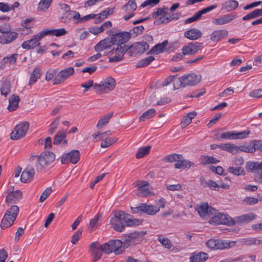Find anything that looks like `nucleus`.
Here are the masks:
<instances>
[{"label":"nucleus","mask_w":262,"mask_h":262,"mask_svg":"<svg viewBox=\"0 0 262 262\" xmlns=\"http://www.w3.org/2000/svg\"><path fill=\"white\" fill-rule=\"evenodd\" d=\"M55 154L51 151H45L39 156L33 155L29 158L31 163H35L36 169L41 171L49 167L54 161Z\"/></svg>","instance_id":"obj_1"},{"label":"nucleus","mask_w":262,"mask_h":262,"mask_svg":"<svg viewBox=\"0 0 262 262\" xmlns=\"http://www.w3.org/2000/svg\"><path fill=\"white\" fill-rule=\"evenodd\" d=\"M126 213L123 211L116 212L111 219V224L113 228L116 231L122 232L125 229L124 219Z\"/></svg>","instance_id":"obj_2"},{"label":"nucleus","mask_w":262,"mask_h":262,"mask_svg":"<svg viewBox=\"0 0 262 262\" xmlns=\"http://www.w3.org/2000/svg\"><path fill=\"white\" fill-rule=\"evenodd\" d=\"M123 243L119 239L110 240L103 244L104 246V253L110 254L114 252L116 255L122 253L124 250L122 249Z\"/></svg>","instance_id":"obj_3"},{"label":"nucleus","mask_w":262,"mask_h":262,"mask_svg":"<svg viewBox=\"0 0 262 262\" xmlns=\"http://www.w3.org/2000/svg\"><path fill=\"white\" fill-rule=\"evenodd\" d=\"M16 219V206H12L5 213L1 222V227L6 229L11 226Z\"/></svg>","instance_id":"obj_4"},{"label":"nucleus","mask_w":262,"mask_h":262,"mask_svg":"<svg viewBox=\"0 0 262 262\" xmlns=\"http://www.w3.org/2000/svg\"><path fill=\"white\" fill-rule=\"evenodd\" d=\"M256 217V215L252 212L246 213L230 219V226H240L250 223Z\"/></svg>","instance_id":"obj_5"},{"label":"nucleus","mask_w":262,"mask_h":262,"mask_svg":"<svg viewBox=\"0 0 262 262\" xmlns=\"http://www.w3.org/2000/svg\"><path fill=\"white\" fill-rule=\"evenodd\" d=\"M129 49V47L127 45H123V46H117L116 49H112L108 53L110 55H114L112 57H109V61L110 62H115L121 60L123 59L124 53Z\"/></svg>","instance_id":"obj_6"},{"label":"nucleus","mask_w":262,"mask_h":262,"mask_svg":"<svg viewBox=\"0 0 262 262\" xmlns=\"http://www.w3.org/2000/svg\"><path fill=\"white\" fill-rule=\"evenodd\" d=\"M201 79V75H198L194 73L184 75L179 78L178 80L181 83L182 87L187 85L193 86L198 83Z\"/></svg>","instance_id":"obj_7"},{"label":"nucleus","mask_w":262,"mask_h":262,"mask_svg":"<svg viewBox=\"0 0 262 262\" xmlns=\"http://www.w3.org/2000/svg\"><path fill=\"white\" fill-rule=\"evenodd\" d=\"M195 209L201 217H210L213 215L216 211L214 208L205 203H201L197 205Z\"/></svg>","instance_id":"obj_8"},{"label":"nucleus","mask_w":262,"mask_h":262,"mask_svg":"<svg viewBox=\"0 0 262 262\" xmlns=\"http://www.w3.org/2000/svg\"><path fill=\"white\" fill-rule=\"evenodd\" d=\"M140 236V233L138 232H134L126 234L124 237L123 242H122L124 249L128 248L130 245L139 243Z\"/></svg>","instance_id":"obj_9"},{"label":"nucleus","mask_w":262,"mask_h":262,"mask_svg":"<svg viewBox=\"0 0 262 262\" xmlns=\"http://www.w3.org/2000/svg\"><path fill=\"white\" fill-rule=\"evenodd\" d=\"M90 251L93 256V261L96 262L101 258L102 253H104V246L98 242H93L90 246Z\"/></svg>","instance_id":"obj_10"},{"label":"nucleus","mask_w":262,"mask_h":262,"mask_svg":"<svg viewBox=\"0 0 262 262\" xmlns=\"http://www.w3.org/2000/svg\"><path fill=\"white\" fill-rule=\"evenodd\" d=\"M74 73L73 67L66 68L60 71L53 80V84L64 82L71 75Z\"/></svg>","instance_id":"obj_11"},{"label":"nucleus","mask_w":262,"mask_h":262,"mask_svg":"<svg viewBox=\"0 0 262 262\" xmlns=\"http://www.w3.org/2000/svg\"><path fill=\"white\" fill-rule=\"evenodd\" d=\"M213 216H211L209 223L212 225L224 224L228 226L230 225L231 217L228 215H226L221 213L216 214V212L213 214Z\"/></svg>","instance_id":"obj_12"},{"label":"nucleus","mask_w":262,"mask_h":262,"mask_svg":"<svg viewBox=\"0 0 262 262\" xmlns=\"http://www.w3.org/2000/svg\"><path fill=\"white\" fill-rule=\"evenodd\" d=\"M111 37L114 45L123 46L126 45L125 43L130 38L131 33L128 32H123L113 35Z\"/></svg>","instance_id":"obj_13"},{"label":"nucleus","mask_w":262,"mask_h":262,"mask_svg":"<svg viewBox=\"0 0 262 262\" xmlns=\"http://www.w3.org/2000/svg\"><path fill=\"white\" fill-rule=\"evenodd\" d=\"M131 55L135 56L138 54H143L148 50L149 46L146 42H137L129 47Z\"/></svg>","instance_id":"obj_14"},{"label":"nucleus","mask_w":262,"mask_h":262,"mask_svg":"<svg viewBox=\"0 0 262 262\" xmlns=\"http://www.w3.org/2000/svg\"><path fill=\"white\" fill-rule=\"evenodd\" d=\"M79 151L77 150H72L61 157V162L62 164H67L70 162L73 164H76L79 161Z\"/></svg>","instance_id":"obj_15"},{"label":"nucleus","mask_w":262,"mask_h":262,"mask_svg":"<svg viewBox=\"0 0 262 262\" xmlns=\"http://www.w3.org/2000/svg\"><path fill=\"white\" fill-rule=\"evenodd\" d=\"M230 243L227 241L210 239L206 243L207 247L211 249H224L230 247Z\"/></svg>","instance_id":"obj_16"},{"label":"nucleus","mask_w":262,"mask_h":262,"mask_svg":"<svg viewBox=\"0 0 262 262\" xmlns=\"http://www.w3.org/2000/svg\"><path fill=\"white\" fill-rule=\"evenodd\" d=\"M136 9L137 5L135 0H129L122 7V10L128 14L123 16V19L125 20H128L130 18L133 17L135 15L134 11H135Z\"/></svg>","instance_id":"obj_17"},{"label":"nucleus","mask_w":262,"mask_h":262,"mask_svg":"<svg viewBox=\"0 0 262 262\" xmlns=\"http://www.w3.org/2000/svg\"><path fill=\"white\" fill-rule=\"evenodd\" d=\"M34 174L35 170L34 168L32 165H28L23 171L20 180L23 183H29L32 180Z\"/></svg>","instance_id":"obj_18"},{"label":"nucleus","mask_w":262,"mask_h":262,"mask_svg":"<svg viewBox=\"0 0 262 262\" xmlns=\"http://www.w3.org/2000/svg\"><path fill=\"white\" fill-rule=\"evenodd\" d=\"M237 17L236 14L230 13L214 18L212 20V23L216 25H223L231 22Z\"/></svg>","instance_id":"obj_19"},{"label":"nucleus","mask_w":262,"mask_h":262,"mask_svg":"<svg viewBox=\"0 0 262 262\" xmlns=\"http://www.w3.org/2000/svg\"><path fill=\"white\" fill-rule=\"evenodd\" d=\"M202 47V43L199 42L189 43L183 47L182 50L183 54L192 55L195 54L200 50Z\"/></svg>","instance_id":"obj_20"},{"label":"nucleus","mask_w":262,"mask_h":262,"mask_svg":"<svg viewBox=\"0 0 262 262\" xmlns=\"http://www.w3.org/2000/svg\"><path fill=\"white\" fill-rule=\"evenodd\" d=\"M228 35V31L225 29L216 30L210 35V39L214 42H217L225 38Z\"/></svg>","instance_id":"obj_21"},{"label":"nucleus","mask_w":262,"mask_h":262,"mask_svg":"<svg viewBox=\"0 0 262 262\" xmlns=\"http://www.w3.org/2000/svg\"><path fill=\"white\" fill-rule=\"evenodd\" d=\"M66 138V131L63 130H59L54 137L53 142V144L57 145L61 143L63 145H67L68 142Z\"/></svg>","instance_id":"obj_22"},{"label":"nucleus","mask_w":262,"mask_h":262,"mask_svg":"<svg viewBox=\"0 0 262 262\" xmlns=\"http://www.w3.org/2000/svg\"><path fill=\"white\" fill-rule=\"evenodd\" d=\"M114 45L111 37H106L99 42L94 47L96 52H101Z\"/></svg>","instance_id":"obj_23"},{"label":"nucleus","mask_w":262,"mask_h":262,"mask_svg":"<svg viewBox=\"0 0 262 262\" xmlns=\"http://www.w3.org/2000/svg\"><path fill=\"white\" fill-rule=\"evenodd\" d=\"M208 258V254L203 252H193L190 257V262H205Z\"/></svg>","instance_id":"obj_24"},{"label":"nucleus","mask_w":262,"mask_h":262,"mask_svg":"<svg viewBox=\"0 0 262 262\" xmlns=\"http://www.w3.org/2000/svg\"><path fill=\"white\" fill-rule=\"evenodd\" d=\"M29 127V123L27 121L20 122L17 124V140L24 137Z\"/></svg>","instance_id":"obj_25"},{"label":"nucleus","mask_w":262,"mask_h":262,"mask_svg":"<svg viewBox=\"0 0 262 262\" xmlns=\"http://www.w3.org/2000/svg\"><path fill=\"white\" fill-rule=\"evenodd\" d=\"M141 211L148 215H154L160 211V208L152 205H147L145 203L141 204Z\"/></svg>","instance_id":"obj_26"},{"label":"nucleus","mask_w":262,"mask_h":262,"mask_svg":"<svg viewBox=\"0 0 262 262\" xmlns=\"http://www.w3.org/2000/svg\"><path fill=\"white\" fill-rule=\"evenodd\" d=\"M102 89L103 91L108 92L114 89L116 82L115 79L112 77H108L103 81H101Z\"/></svg>","instance_id":"obj_27"},{"label":"nucleus","mask_w":262,"mask_h":262,"mask_svg":"<svg viewBox=\"0 0 262 262\" xmlns=\"http://www.w3.org/2000/svg\"><path fill=\"white\" fill-rule=\"evenodd\" d=\"M40 39L34 35L33 38L30 40L24 41L21 46L24 49H33L39 45V41Z\"/></svg>","instance_id":"obj_28"},{"label":"nucleus","mask_w":262,"mask_h":262,"mask_svg":"<svg viewBox=\"0 0 262 262\" xmlns=\"http://www.w3.org/2000/svg\"><path fill=\"white\" fill-rule=\"evenodd\" d=\"M202 35L201 32L198 29L191 28L184 33V36L190 40H195Z\"/></svg>","instance_id":"obj_29"},{"label":"nucleus","mask_w":262,"mask_h":262,"mask_svg":"<svg viewBox=\"0 0 262 262\" xmlns=\"http://www.w3.org/2000/svg\"><path fill=\"white\" fill-rule=\"evenodd\" d=\"M168 43V40H165L162 42L156 45L153 48L151 49L148 53L158 54L162 53L164 51Z\"/></svg>","instance_id":"obj_30"},{"label":"nucleus","mask_w":262,"mask_h":262,"mask_svg":"<svg viewBox=\"0 0 262 262\" xmlns=\"http://www.w3.org/2000/svg\"><path fill=\"white\" fill-rule=\"evenodd\" d=\"M102 217V215L101 214L98 213L90 220L88 226V228L91 232H92L97 228L100 224V222Z\"/></svg>","instance_id":"obj_31"},{"label":"nucleus","mask_w":262,"mask_h":262,"mask_svg":"<svg viewBox=\"0 0 262 262\" xmlns=\"http://www.w3.org/2000/svg\"><path fill=\"white\" fill-rule=\"evenodd\" d=\"M238 6V3L234 0H228L222 4V10H225L229 12L236 9Z\"/></svg>","instance_id":"obj_32"},{"label":"nucleus","mask_w":262,"mask_h":262,"mask_svg":"<svg viewBox=\"0 0 262 262\" xmlns=\"http://www.w3.org/2000/svg\"><path fill=\"white\" fill-rule=\"evenodd\" d=\"M247 167L248 168V171L260 172L262 170V161L248 162L247 163Z\"/></svg>","instance_id":"obj_33"},{"label":"nucleus","mask_w":262,"mask_h":262,"mask_svg":"<svg viewBox=\"0 0 262 262\" xmlns=\"http://www.w3.org/2000/svg\"><path fill=\"white\" fill-rule=\"evenodd\" d=\"M16 37V33L7 32L5 35L0 37V43L2 44L9 43L15 39Z\"/></svg>","instance_id":"obj_34"},{"label":"nucleus","mask_w":262,"mask_h":262,"mask_svg":"<svg viewBox=\"0 0 262 262\" xmlns=\"http://www.w3.org/2000/svg\"><path fill=\"white\" fill-rule=\"evenodd\" d=\"M196 115L197 113L195 111H193L189 113L186 116L183 117L181 123L182 127L183 128L189 125L191 122L192 119L194 118Z\"/></svg>","instance_id":"obj_35"},{"label":"nucleus","mask_w":262,"mask_h":262,"mask_svg":"<svg viewBox=\"0 0 262 262\" xmlns=\"http://www.w3.org/2000/svg\"><path fill=\"white\" fill-rule=\"evenodd\" d=\"M113 112H110L102 116L98 121L96 125L97 128H101L104 125H106L110 119L113 116Z\"/></svg>","instance_id":"obj_36"},{"label":"nucleus","mask_w":262,"mask_h":262,"mask_svg":"<svg viewBox=\"0 0 262 262\" xmlns=\"http://www.w3.org/2000/svg\"><path fill=\"white\" fill-rule=\"evenodd\" d=\"M41 75V73L40 69L39 68H35L30 76L29 82V85H31L35 83L37 80L40 77Z\"/></svg>","instance_id":"obj_37"},{"label":"nucleus","mask_w":262,"mask_h":262,"mask_svg":"<svg viewBox=\"0 0 262 262\" xmlns=\"http://www.w3.org/2000/svg\"><path fill=\"white\" fill-rule=\"evenodd\" d=\"M127 215H125V219H124L125 226H138L142 223V220L139 219H130L129 217L130 215L127 213H126Z\"/></svg>","instance_id":"obj_38"},{"label":"nucleus","mask_w":262,"mask_h":262,"mask_svg":"<svg viewBox=\"0 0 262 262\" xmlns=\"http://www.w3.org/2000/svg\"><path fill=\"white\" fill-rule=\"evenodd\" d=\"M80 16L78 12L74 11H70L69 12H67V13H64L62 18L65 19L64 20H63L64 22H66L67 20H71L72 19L77 20L80 18Z\"/></svg>","instance_id":"obj_39"},{"label":"nucleus","mask_w":262,"mask_h":262,"mask_svg":"<svg viewBox=\"0 0 262 262\" xmlns=\"http://www.w3.org/2000/svg\"><path fill=\"white\" fill-rule=\"evenodd\" d=\"M193 163L186 160L179 159L174 165L176 168H186L190 167Z\"/></svg>","instance_id":"obj_40"},{"label":"nucleus","mask_w":262,"mask_h":262,"mask_svg":"<svg viewBox=\"0 0 262 262\" xmlns=\"http://www.w3.org/2000/svg\"><path fill=\"white\" fill-rule=\"evenodd\" d=\"M201 182L204 187L207 185L212 190H219L220 188V185L217 184L214 181L211 180L206 181L204 178H201Z\"/></svg>","instance_id":"obj_41"},{"label":"nucleus","mask_w":262,"mask_h":262,"mask_svg":"<svg viewBox=\"0 0 262 262\" xmlns=\"http://www.w3.org/2000/svg\"><path fill=\"white\" fill-rule=\"evenodd\" d=\"M136 185L138 187V189L143 192L144 195H146L149 192L148 188V183L146 181H137Z\"/></svg>","instance_id":"obj_42"},{"label":"nucleus","mask_w":262,"mask_h":262,"mask_svg":"<svg viewBox=\"0 0 262 262\" xmlns=\"http://www.w3.org/2000/svg\"><path fill=\"white\" fill-rule=\"evenodd\" d=\"M221 149L227 151L232 154H236L238 151L237 146L230 143L222 144Z\"/></svg>","instance_id":"obj_43"},{"label":"nucleus","mask_w":262,"mask_h":262,"mask_svg":"<svg viewBox=\"0 0 262 262\" xmlns=\"http://www.w3.org/2000/svg\"><path fill=\"white\" fill-rule=\"evenodd\" d=\"M242 243L246 245H258L262 244V239H257L255 237H248L243 238Z\"/></svg>","instance_id":"obj_44"},{"label":"nucleus","mask_w":262,"mask_h":262,"mask_svg":"<svg viewBox=\"0 0 262 262\" xmlns=\"http://www.w3.org/2000/svg\"><path fill=\"white\" fill-rule=\"evenodd\" d=\"M155 60V57L152 56L146 57L141 59L136 64V68H139L144 67L149 64L152 61Z\"/></svg>","instance_id":"obj_45"},{"label":"nucleus","mask_w":262,"mask_h":262,"mask_svg":"<svg viewBox=\"0 0 262 262\" xmlns=\"http://www.w3.org/2000/svg\"><path fill=\"white\" fill-rule=\"evenodd\" d=\"M178 17H176L174 16V15L173 14L169 16H162L159 17V18L157 19L155 21L154 24L156 25H160L163 23H167L169 22L171 20H172L173 19H178Z\"/></svg>","instance_id":"obj_46"},{"label":"nucleus","mask_w":262,"mask_h":262,"mask_svg":"<svg viewBox=\"0 0 262 262\" xmlns=\"http://www.w3.org/2000/svg\"><path fill=\"white\" fill-rule=\"evenodd\" d=\"M156 114V110L154 108H150L144 112L139 117V121H143L146 119L151 118L154 117Z\"/></svg>","instance_id":"obj_47"},{"label":"nucleus","mask_w":262,"mask_h":262,"mask_svg":"<svg viewBox=\"0 0 262 262\" xmlns=\"http://www.w3.org/2000/svg\"><path fill=\"white\" fill-rule=\"evenodd\" d=\"M228 171L235 176H244L245 174L244 169L242 167L230 166L228 169Z\"/></svg>","instance_id":"obj_48"},{"label":"nucleus","mask_w":262,"mask_h":262,"mask_svg":"<svg viewBox=\"0 0 262 262\" xmlns=\"http://www.w3.org/2000/svg\"><path fill=\"white\" fill-rule=\"evenodd\" d=\"M183 157L182 155L173 154L171 155H167L164 157L163 159L164 161L167 162L172 163L173 162H177L179 159H182Z\"/></svg>","instance_id":"obj_49"},{"label":"nucleus","mask_w":262,"mask_h":262,"mask_svg":"<svg viewBox=\"0 0 262 262\" xmlns=\"http://www.w3.org/2000/svg\"><path fill=\"white\" fill-rule=\"evenodd\" d=\"M220 161L215 158L208 156H203L201 157V162L204 165L214 164L219 162Z\"/></svg>","instance_id":"obj_50"},{"label":"nucleus","mask_w":262,"mask_h":262,"mask_svg":"<svg viewBox=\"0 0 262 262\" xmlns=\"http://www.w3.org/2000/svg\"><path fill=\"white\" fill-rule=\"evenodd\" d=\"M151 148L150 146H146L140 148L136 155L137 159H140L147 155Z\"/></svg>","instance_id":"obj_51"},{"label":"nucleus","mask_w":262,"mask_h":262,"mask_svg":"<svg viewBox=\"0 0 262 262\" xmlns=\"http://www.w3.org/2000/svg\"><path fill=\"white\" fill-rule=\"evenodd\" d=\"M114 12L113 8H107L105 10L102 11L98 14H97V17H96L97 19H98V21H101V20L104 19L106 18L107 16L111 15Z\"/></svg>","instance_id":"obj_52"},{"label":"nucleus","mask_w":262,"mask_h":262,"mask_svg":"<svg viewBox=\"0 0 262 262\" xmlns=\"http://www.w3.org/2000/svg\"><path fill=\"white\" fill-rule=\"evenodd\" d=\"M157 240L165 248L170 249L172 244L171 241L167 238L159 236Z\"/></svg>","instance_id":"obj_53"},{"label":"nucleus","mask_w":262,"mask_h":262,"mask_svg":"<svg viewBox=\"0 0 262 262\" xmlns=\"http://www.w3.org/2000/svg\"><path fill=\"white\" fill-rule=\"evenodd\" d=\"M15 7H16V2L14 3L12 5L4 3H0V10L4 12L14 10Z\"/></svg>","instance_id":"obj_54"},{"label":"nucleus","mask_w":262,"mask_h":262,"mask_svg":"<svg viewBox=\"0 0 262 262\" xmlns=\"http://www.w3.org/2000/svg\"><path fill=\"white\" fill-rule=\"evenodd\" d=\"M9 105L7 107L9 111H13L16 110V95L13 94L9 100Z\"/></svg>","instance_id":"obj_55"},{"label":"nucleus","mask_w":262,"mask_h":262,"mask_svg":"<svg viewBox=\"0 0 262 262\" xmlns=\"http://www.w3.org/2000/svg\"><path fill=\"white\" fill-rule=\"evenodd\" d=\"M59 121H60V118L57 117L56 118H55L54 120V121L52 122V123L50 124V128H49V129L48 131L50 135H52L55 132L56 129L57 128Z\"/></svg>","instance_id":"obj_56"},{"label":"nucleus","mask_w":262,"mask_h":262,"mask_svg":"<svg viewBox=\"0 0 262 262\" xmlns=\"http://www.w3.org/2000/svg\"><path fill=\"white\" fill-rule=\"evenodd\" d=\"M117 141L115 138H107L105 140H102L101 147L102 148H106L115 143Z\"/></svg>","instance_id":"obj_57"},{"label":"nucleus","mask_w":262,"mask_h":262,"mask_svg":"<svg viewBox=\"0 0 262 262\" xmlns=\"http://www.w3.org/2000/svg\"><path fill=\"white\" fill-rule=\"evenodd\" d=\"M53 0H40L38 4V8L41 10H47L50 6Z\"/></svg>","instance_id":"obj_58"},{"label":"nucleus","mask_w":262,"mask_h":262,"mask_svg":"<svg viewBox=\"0 0 262 262\" xmlns=\"http://www.w3.org/2000/svg\"><path fill=\"white\" fill-rule=\"evenodd\" d=\"M34 19L33 17H29L21 21L22 26L27 29L30 30L33 27L34 24L32 23V22Z\"/></svg>","instance_id":"obj_59"},{"label":"nucleus","mask_w":262,"mask_h":262,"mask_svg":"<svg viewBox=\"0 0 262 262\" xmlns=\"http://www.w3.org/2000/svg\"><path fill=\"white\" fill-rule=\"evenodd\" d=\"M168 10L169 9L168 7H163V8H159L157 9L156 12L153 13L152 17H157L158 16L162 14L167 15Z\"/></svg>","instance_id":"obj_60"},{"label":"nucleus","mask_w":262,"mask_h":262,"mask_svg":"<svg viewBox=\"0 0 262 262\" xmlns=\"http://www.w3.org/2000/svg\"><path fill=\"white\" fill-rule=\"evenodd\" d=\"M47 35L53 36V29H45L36 35L39 39H41Z\"/></svg>","instance_id":"obj_61"},{"label":"nucleus","mask_w":262,"mask_h":262,"mask_svg":"<svg viewBox=\"0 0 262 262\" xmlns=\"http://www.w3.org/2000/svg\"><path fill=\"white\" fill-rule=\"evenodd\" d=\"M82 232V229H78L72 235L71 243L73 244H76L79 240Z\"/></svg>","instance_id":"obj_62"},{"label":"nucleus","mask_w":262,"mask_h":262,"mask_svg":"<svg viewBox=\"0 0 262 262\" xmlns=\"http://www.w3.org/2000/svg\"><path fill=\"white\" fill-rule=\"evenodd\" d=\"M234 133L233 132H228L222 133L220 137L219 138H216L217 140H221V139H235L234 137Z\"/></svg>","instance_id":"obj_63"},{"label":"nucleus","mask_w":262,"mask_h":262,"mask_svg":"<svg viewBox=\"0 0 262 262\" xmlns=\"http://www.w3.org/2000/svg\"><path fill=\"white\" fill-rule=\"evenodd\" d=\"M52 191V190L51 187L47 188L41 193L39 200V202H43L47 198V197L51 193Z\"/></svg>","instance_id":"obj_64"}]
</instances>
